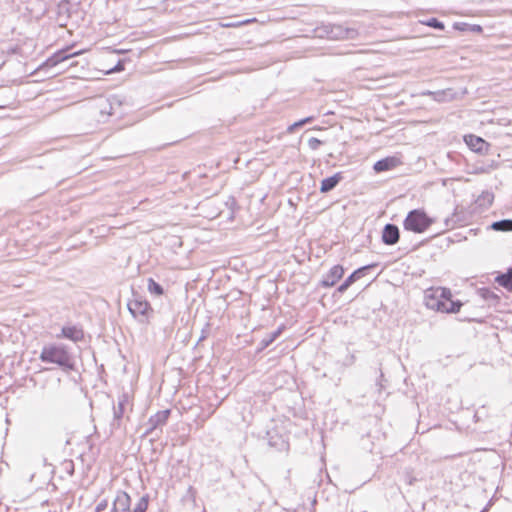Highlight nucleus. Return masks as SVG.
I'll use <instances>...</instances> for the list:
<instances>
[{
	"mask_svg": "<svg viewBox=\"0 0 512 512\" xmlns=\"http://www.w3.org/2000/svg\"><path fill=\"white\" fill-rule=\"evenodd\" d=\"M58 338H67L75 343L84 339V331L80 326H64L61 329V334L57 335Z\"/></svg>",
	"mask_w": 512,
	"mask_h": 512,
	"instance_id": "obj_10",
	"label": "nucleus"
},
{
	"mask_svg": "<svg viewBox=\"0 0 512 512\" xmlns=\"http://www.w3.org/2000/svg\"><path fill=\"white\" fill-rule=\"evenodd\" d=\"M169 415V409L158 411L156 414L152 415L148 421L149 428L146 431V435L150 434L153 430L157 429L158 427L163 426L167 422Z\"/></svg>",
	"mask_w": 512,
	"mask_h": 512,
	"instance_id": "obj_11",
	"label": "nucleus"
},
{
	"mask_svg": "<svg viewBox=\"0 0 512 512\" xmlns=\"http://www.w3.org/2000/svg\"><path fill=\"white\" fill-rule=\"evenodd\" d=\"M467 146L474 152L483 153L488 148V143L481 137L469 134L464 136Z\"/></svg>",
	"mask_w": 512,
	"mask_h": 512,
	"instance_id": "obj_12",
	"label": "nucleus"
},
{
	"mask_svg": "<svg viewBox=\"0 0 512 512\" xmlns=\"http://www.w3.org/2000/svg\"><path fill=\"white\" fill-rule=\"evenodd\" d=\"M463 303L460 300H450L448 304H445L446 309H444V313H457L460 311Z\"/></svg>",
	"mask_w": 512,
	"mask_h": 512,
	"instance_id": "obj_24",
	"label": "nucleus"
},
{
	"mask_svg": "<svg viewBox=\"0 0 512 512\" xmlns=\"http://www.w3.org/2000/svg\"><path fill=\"white\" fill-rule=\"evenodd\" d=\"M122 69V67L120 66V64H118L116 67H115V71H120Z\"/></svg>",
	"mask_w": 512,
	"mask_h": 512,
	"instance_id": "obj_36",
	"label": "nucleus"
},
{
	"mask_svg": "<svg viewBox=\"0 0 512 512\" xmlns=\"http://www.w3.org/2000/svg\"><path fill=\"white\" fill-rule=\"evenodd\" d=\"M496 282L508 291H512V268H509L506 273L498 275Z\"/></svg>",
	"mask_w": 512,
	"mask_h": 512,
	"instance_id": "obj_18",
	"label": "nucleus"
},
{
	"mask_svg": "<svg viewBox=\"0 0 512 512\" xmlns=\"http://www.w3.org/2000/svg\"><path fill=\"white\" fill-rule=\"evenodd\" d=\"M481 293V296L485 299V300H490V299H497V296L492 292L490 291L489 289H482L480 291Z\"/></svg>",
	"mask_w": 512,
	"mask_h": 512,
	"instance_id": "obj_30",
	"label": "nucleus"
},
{
	"mask_svg": "<svg viewBox=\"0 0 512 512\" xmlns=\"http://www.w3.org/2000/svg\"><path fill=\"white\" fill-rule=\"evenodd\" d=\"M131 498L125 491H118L110 512H131Z\"/></svg>",
	"mask_w": 512,
	"mask_h": 512,
	"instance_id": "obj_8",
	"label": "nucleus"
},
{
	"mask_svg": "<svg viewBox=\"0 0 512 512\" xmlns=\"http://www.w3.org/2000/svg\"><path fill=\"white\" fill-rule=\"evenodd\" d=\"M282 329L278 328L277 330L273 331L272 333L266 335L260 342V348L259 350H263L270 346L281 334Z\"/></svg>",
	"mask_w": 512,
	"mask_h": 512,
	"instance_id": "obj_21",
	"label": "nucleus"
},
{
	"mask_svg": "<svg viewBox=\"0 0 512 512\" xmlns=\"http://www.w3.org/2000/svg\"><path fill=\"white\" fill-rule=\"evenodd\" d=\"M433 289L436 292V297L440 298L444 305L448 304V302L452 299V292L449 288L437 287Z\"/></svg>",
	"mask_w": 512,
	"mask_h": 512,
	"instance_id": "obj_22",
	"label": "nucleus"
},
{
	"mask_svg": "<svg viewBox=\"0 0 512 512\" xmlns=\"http://www.w3.org/2000/svg\"><path fill=\"white\" fill-rule=\"evenodd\" d=\"M434 219L429 217L423 209H413L408 212L403 221V227L407 231L416 234L424 233L432 224Z\"/></svg>",
	"mask_w": 512,
	"mask_h": 512,
	"instance_id": "obj_2",
	"label": "nucleus"
},
{
	"mask_svg": "<svg viewBox=\"0 0 512 512\" xmlns=\"http://www.w3.org/2000/svg\"><path fill=\"white\" fill-rule=\"evenodd\" d=\"M77 54H78V52L73 53V54H67L66 50H60V51L54 53L51 57H49L44 62L43 66H45V67H54V66L60 64L61 62H64V61L72 58L73 56H75Z\"/></svg>",
	"mask_w": 512,
	"mask_h": 512,
	"instance_id": "obj_15",
	"label": "nucleus"
},
{
	"mask_svg": "<svg viewBox=\"0 0 512 512\" xmlns=\"http://www.w3.org/2000/svg\"><path fill=\"white\" fill-rule=\"evenodd\" d=\"M317 31L321 37L326 36L332 40H353L358 36V31L355 28L344 27L340 24H323L321 27L317 28Z\"/></svg>",
	"mask_w": 512,
	"mask_h": 512,
	"instance_id": "obj_3",
	"label": "nucleus"
},
{
	"mask_svg": "<svg viewBox=\"0 0 512 512\" xmlns=\"http://www.w3.org/2000/svg\"><path fill=\"white\" fill-rule=\"evenodd\" d=\"M100 109H101V113H106L108 115H112L113 113L111 112V102L109 101V99H104V100H101V103H100Z\"/></svg>",
	"mask_w": 512,
	"mask_h": 512,
	"instance_id": "obj_28",
	"label": "nucleus"
},
{
	"mask_svg": "<svg viewBox=\"0 0 512 512\" xmlns=\"http://www.w3.org/2000/svg\"><path fill=\"white\" fill-rule=\"evenodd\" d=\"M148 508V496H142L131 512H145Z\"/></svg>",
	"mask_w": 512,
	"mask_h": 512,
	"instance_id": "obj_25",
	"label": "nucleus"
},
{
	"mask_svg": "<svg viewBox=\"0 0 512 512\" xmlns=\"http://www.w3.org/2000/svg\"><path fill=\"white\" fill-rule=\"evenodd\" d=\"M205 338H206V335H205V333L203 331L202 334H201V337L199 338V342L203 341Z\"/></svg>",
	"mask_w": 512,
	"mask_h": 512,
	"instance_id": "obj_35",
	"label": "nucleus"
},
{
	"mask_svg": "<svg viewBox=\"0 0 512 512\" xmlns=\"http://www.w3.org/2000/svg\"><path fill=\"white\" fill-rule=\"evenodd\" d=\"M39 359L44 363L58 365L64 371L75 370V358L67 346L64 344L45 345L39 355Z\"/></svg>",
	"mask_w": 512,
	"mask_h": 512,
	"instance_id": "obj_1",
	"label": "nucleus"
},
{
	"mask_svg": "<svg viewBox=\"0 0 512 512\" xmlns=\"http://www.w3.org/2000/svg\"><path fill=\"white\" fill-rule=\"evenodd\" d=\"M256 19H250V20H246L244 21L243 23H250V22H254Z\"/></svg>",
	"mask_w": 512,
	"mask_h": 512,
	"instance_id": "obj_37",
	"label": "nucleus"
},
{
	"mask_svg": "<svg viewBox=\"0 0 512 512\" xmlns=\"http://www.w3.org/2000/svg\"><path fill=\"white\" fill-rule=\"evenodd\" d=\"M400 238V231L397 225L388 223L382 230V241L386 245H395Z\"/></svg>",
	"mask_w": 512,
	"mask_h": 512,
	"instance_id": "obj_9",
	"label": "nucleus"
},
{
	"mask_svg": "<svg viewBox=\"0 0 512 512\" xmlns=\"http://www.w3.org/2000/svg\"><path fill=\"white\" fill-rule=\"evenodd\" d=\"M400 163V160L396 157H387V158H384V159H381V160H378L373 168L376 172H384V171H388V170H391L395 167H397Z\"/></svg>",
	"mask_w": 512,
	"mask_h": 512,
	"instance_id": "obj_16",
	"label": "nucleus"
},
{
	"mask_svg": "<svg viewBox=\"0 0 512 512\" xmlns=\"http://www.w3.org/2000/svg\"><path fill=\"white\" fill-rule=\"evenodd\" d=\"M147 289L151 294H154L156 296H160L164 293L163 287L153 278L148 279Z\"/></svg>",
	"mask_w": 512,
	"mask_h": 512,
	"instance_id": "obj_23",
	"label": "nucleus"
},
{
	"mask_svg": "<svg viewBox=\"0 0 512 512\" xmlns=\"http://www.w3.org/2000/svg\"><path fill=\"white\" fill-rule=\"evenodd\" d=\"M491 229L501 232L512 231V219H502L491 224Z\"/></svg>",
	"mask_w": 512,
	"mask_h": 512,
	"instance_id": "obj_20",
	"label": "nucleus"
},
{
	"mask_svg": "<svg viewBox=\"0 0 512 512\" xmlns=\"http://www.w3.org/2000/svg\"><path fill=\"white\" fill-rule=\"evenodd\" d=\"M342 179H343V176H342L341 172H338V173L334 174L333 176L323 179L321 181L320 192L328 193V192L332 191L339 184V182Z\"/></svg>",
	"mask_w": 512,
	"mask_h": 512,
	"instance_id": "obj_17",
	"label": "nucleus"
},
{
	"mask_svg": "<svg viewBox=\"0 0 512 512\" xmlns=\"http://www.w3.org/2000/svg\"><path fill=\"white\" fill-rule=\"evenodd\" d=\"M424 96H430L437 102H448L455 98V93L452 89H444L439 91H425L422 93Z\"/></svg>",
	"mask_w": 512,
	"mask_h": 512,
	"instance_id": "obj_14",
	"label": "nucleus"
},
{
	"mask_svg": "<svg viewBox=\"0 0 512 512\" xmlns=\"http://www.w3.org/2000/svg\"><path fill=\"white\" fill-rule=\"evenodd\" d=\"M468 26L466 23H455L454 28L457 30H465V27Z\"/></svg>",
	"mask_w": 512,
	"mask_h": 512,
	"instance_id": "obj_32",
	"label": "nucleus"
},
{
	"mask_svg": "<svg viewBox=\"0 0 512 512\" xmlns=\"http://www.w3.org/2000/svg\"><path fill=\"white\" fill-rule=\"evenodd\" d=\"M130 406V397L128 393H122L121 395H119L117 405L113 406V421L111 423L112 427H120L124 413Z\"/></svg>",
	"mask_w": 512,
	"mask_h": 512,
	"instance_id": "obj_5",
	"label": "nucleus"
},
{
	"mask_svg": "<svg viewBox=\"0 0 512 512\" xmlns=\"http://www.w3.org/2000/svg\"><path fill=\"white\" fill-rule=\"evenodd\" d=\"M472 30H473V31H481V30H482V28H481L479 25H473V26H472Z\"/></svg>",
	"mask_w": 512,
	"mask_h": 512,
	"instance_id": "obj_34",
	"label": "nucleus"
},
{
	"mask_svg": "<svg viewBox=\"0 0 512 512\" xmlns=\"http://www.w3.org/2000/svg\"><path fill=\"white\" fill-rule=\"evenodd\" d=\"M494 200V194L490 191H483L476 199V204L482 208H488Z\"/></svg>",
	"mask_w": 512,
	"mask_h": 512,
	"instance_id": "obj_19",
	"label": "nucleus"
},
{
	"mask_svg": "<svg viewBox=\"0 0 512 512\" xmlns=\"http://www.w3.org/2000/svg\"><path fill=\"white\" fill-rule=\"evenodd\" d=\"M351 512H367L365 510H351Z\"/></svg>",
	"mask_w": 512,
	"mask_h": 512,
	"instance_id": "obj_38",
	"label": "nucleus"
},
{
	"mask_svg": "<svg viewBox=\"0 0 512 512\" xmlns=\"http://www.w3.org/2000/svg\"><path fill=\"white\" fill-rule=\"evenodd\" d=\"M343 274L344 268L341 265H335L323 276L320 285L325 288L332 287L343 277Z\"/></svg>",
	"mask_w": 512,
	"mask_h": 512,
	"instance_id": "obj_6",
	"label": "nucleus"
},
{
	"mask_svg": "<svg viewBox=\"0 0 512 512\" xmlns=\"http://www.w3.org/2000/svg\"><path fill=\"white\" fill-rule=\"evenodd\" d=\"M127 308L132 316L140 323H147L150 316L153 314V309L149 302L139 294H133V298L127 303Z\"/></svg>",
	"mask_w": 512,
	"mask_h": 512,
	"instance_id": "obj_4",
	"label": "nucleus"
},
{
	"mask_svg": "<svg viewBox=\"0 0 512 512\" xmlns=\"http://www.w3.org/2000/svg\"><path fill=\"white\" fill-rule=\"evenodd\" d=\"M108 508V502L107 500H102L99 502L96 506V512H103Z\"/></svg>",
	"mask_w": 512,
	"mask_h": 512,
	"instance_id": "obj_31",
	"label": "nucleus"
},
{
	"mask_svg": "<svg viewBox=\"0 0 512 512\" xmlns=\"http://www.w3.org/2000/svg\"><path fill=\"white\" fill-rule=\"evenodd\" d=\"M454 223H455V221H454V219H453V218H451V219L447 218V219L445 220V224H446V226H450V225H451V226H453V225H454Z\"/></svg>",
	"mask_w": 512,
	"mask_h": 512,
	"instance_id": "obj_33",
	"label": "nucleus"
},
{
	"mask_svg": "<svg viewBox=\"0 0 512 512\" xmlns=\"http://www.w3.org/2000/svg\"><path fill=\"white\" fill-rule=\"evenodd\" d=\"M313 120H314V117H312V116H310V117H306V118H304V119H302V120H299V121H297V122L293 123L292 125H290V126L288 127V132L292 133V132H294L297 128L302 127L304 124H306V123H310V122H312Z\"/></svg>",
	"mask_w": 512,
	"mask_h": 512,
	"instance_id": "obj_27",
	"label": "nucleus"
},
{
	"mask_svg": "<svg viewBox=\"0 0 512 512\" xmlns=\"http://www.w3.org/2000/svg\"><path fill=\"white\" fill-rule=\"evenodd\" d=\"M425 305L427 308L443 312L446 309L444 303L440 300V298L436 297V292L433 288L428 289L425 292Z\"/></svg>",
	"mask_w": 512,
	"mask_h": 512,
	"instance_id": "obj_13",
	"label": "nucleus"
},
{
	"mask_svg": "<svg viewBox=\"0 0 512 512\" xmlns=\"http://www.w3.org/2000/svg\"><path fill=\"white\" fill-rule=\"evenodd\" d=\"M421 23L434 29L443 30L445 28L444 23L439 21L437 18H430L426 21H422Z\"/></svg>",
	"mask_w": 512,
	"mask_h": 512,
	"instance_id": "obj_26",
	"label": "nucleus"
},
{
	"mask_svg": "<svg viewBox=\"0 0 512 512\" xmlns=\"http://www.w3.org/2000/svg\"><path fill=\"white\" fill-rule=\"evenodd\" d=\"M322 144H323V142L315 137H311L308 140V146L312 150H317Z\"/></svg>",
	"mask_w": 512,
	"mask_h": 512,
	"instance_id": "obj_29",
	"label": "nucleus"
},
{
	"mask_svg": "<svg viewBox=\"0 0 512 512\" xmlns=\"http://www.w3.org/2000/svg\"><path fill=\"white\" fill-rule=\"evenodd\" d=\"M375 264L366 265L356 269L352 274H350L344 282L337 288L339 293L345 292L353 283H355L358 279L363 277L367 270L375 267Z\"/></svg>",
	"mask_w": 512,
	"mask_h": 512,
	"instance_id": "obj_7",
	"label": "nucleus"
}]
</instances>
